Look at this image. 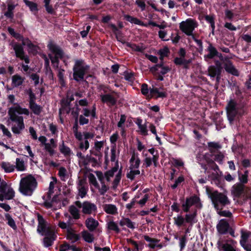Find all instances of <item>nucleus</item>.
<instances>
[{
    "instance_id": "f257e3e1",
    "label": "nucleus",
    "mask_w": 251,
    "mask_h": 251,
    "mask_svg": "<svg viewBox=\"0 0 251 251\" xmlns=\"http://www.w3.org/2000/svg\"><path fill=\"white\" fill-rule=\"evenodd\" d=\"M50 53L48 56L51 61L53 67L55 69H58L57 76L58 77L59 82L62 86H65V80L64 78L65 70L58 68L59 60L61 59L67 65L66 60L69 58L68 55L65 54L61 49L56 44L50 41L48 46Z\"/></svg>"
},
{
    "instance_id": "f03ea898",
    "label": "nucleus",
    "mask_w": 251,
    "mask_h": 251,
    "mask_svg": "<svg viewBox=\"0 0 251 251\" xmlns=\"http://www.w3.org/2000/svg\"><path fill=\"white\" fill-rule=\"evenodd\" d=\"M29 113L27 109L22 108L18 104H14L9 108L8 114L9 118L8 122L11 124L12 131L14 133L19 134L25 128L23 118L19 115H28Z\"/></svg>"
},
{
    "instance_id": "7ed1b4c3",
    "label": "nucleus",
    "mask_w": 251,
    "mask_h": 251,
    "mask_svg": "<svg viewBox=\"0 0 251 251\" xmlns=\"http://www.w3.org/2000/svg\"><path fill=\"white\" fill-rule=\"evenodd\" d=\"M38 225L37 231L41 236H44L42 240L43 245L48 248L52 246L57 238L56 233L53 228L50 226L43 218L38 216Z\"/></svg>"
},
{
    "instance_id": "20e7f679",
    "label": "nucleus",
    "mask_w": 251,
    "mask_h": 251,
    "mask_svg": "<svg viewBox=\"0 0 251 251\" xmlns=\"http://www.w3.org/2000/svg\"><path fill=\"white\" fill-rule=\"evenodd\" d=\"M137 148L139 151H142V155L144 158L143 165L145 167H149L152 163L155 167H157L159 159V155L157 151H155L153 148L146 151L145 146L138 140H137Z\"/></svg>"
},
{
    "instance_id": "39448f33",
    "label": "nucleus",
    "mask_w": 251,
    "mask_h": 251,
    "mask_svg": "<svg viewBox=\"0 0 251 251\" xmlns=\"http://www.w3.org/2000/svg\"><path fill=\"white\" fill-rule=\"evenodd\" d=\"M206 193L211 199L214 208L217 210L230 204V200L225 193H220L208 186L205 187Z\"/></svg>"
},
{
    "instance_id": "423d86ee",
    "label": "nucleus",
    "mask_w": 251,
    "mask_h": 251,
    "mask_svg": "<svg viewBox=\"0 0 251 251\" xmlns=\"http://www.w3.org/2000/svg\"><path fill=\"white\" fill-rule=\"evenodd\" d=\"M37 187V182L31 175L22 178L20 182L19 191L26 196H31Z\"/></svg>"
},
{
    "instance_id": "0eeeda50",
    "label": "nucleus",
    "mask_w": 251,
    "mask_h": 251,
    "mask_svg": "<svg viewBox=\"0 0 251 251\" xmlns=\"http://www.w3.org/2000/svg\"><path fill=\"white\" fill-rule=\"evenodd\" d=\"M226 113L227 119L231 124L236 118L244 114V110L234 100H231L226 106Z\"/></svg>"
},
{
    "instance_id": "6e6552de",
    "label": "nucleus",
    "mask_w": 251,
    "mask_h": 251,
    "mask_svg": "<svg viewBox=\"0 0 251 251\" xmlns=\"http://www.w3.org/2000/svg\"><path fill=\"white\" fill-rule=\"evenodd\" d=\"M197 26L196 22L192 19H188L185 21H182L179 24L180 29L183 33L188 36H191L198 45H201V42L200 40L196 39L193 34V32Z\"/></svg>"
},
{
    "instance_id": "1a4fd4ad",
    "label": "nucleus",
    "mask_w": 251,
    "mask_h": 251,
    "mask_svg": "<svg viewBox=\"0 0 251 251\" xmlns=\"http://www.w3.org/2000/svg\"><path fill=\"white\" fill-rule=\"evenodd\" d=\"M89 68L82 60H76L73 68V76L75 80L77 81L82 80L84 76Z\"/></svg>"
},
{
    "instance_id": "9d476101",
    "label": "nucleus",
    "mask_w": 251,
    "mask_h": 251,
    "mask_svg": "<svg viewBox=\"0 0 251 251\" xmlns=\"http://www.w3.org/2000/svg\"><path fill=\"white\" fill-rule=\"evenodd\" d=\"M140 159L138 154L134 153L129 160L130 171L127 174V177L130 179H133L136 176L140 174L139 167L140 164Z\"/></svg>"
},
{
    "instance_id": "9b49d317",
    "label": "nucleus",
    "mask_w": 251,
    "mask_h": 251,
    "mask_svg": "<svg viewBox=\"0 0 251 251\" xmlns=\"http://www.w3.org/2000/svg\"><path fill=\"white\" fill-rule=\"evenodd\" d=\"M10 45L14 50L16 57L24 60L26 64V65L23 64L22 68L25 72H27L29 69L27 64L29 63V59L28 57L25 55L23 47L19 43L14 42H12Z\"/></svg>"
},
{
    "instance_id": "f8f14e48",
    "label": "nucleus",
    "mask_w": 251,
    "mask_h": 251,
    "mask_svg": "<svg viewBox=\"0 0 251 251\" xmlns=\"http://www.w3.org/2000/svg\"><path fill=\"white\" fill-rule=\"evenodd\" d=\"M75 204L78 208L81 209V212L85 215L94 214L97 212L96 205L89 201H85L83 202L76 201Z\"/></svg>"
},
{
    "instance_id": "ddd939ff",
    "label": "nucleus",
    "mask_w": 251,
    "mask_h": 251,
    "mask_svg": "<svg viewBox=\"0 0 251 251\" xmlns=\"http://www.w3.org/2000/svg\"><path fill=\"white\" fill-rule=\"evenodd\" d=\"M194 206L196 208L200 209L202 207V204L200 199L197 196H193L186 199L185 201L182 204L183 211L188 212L190 208Z\"/></svg>"
},
{
    "instance_id": "4468645a",
    "label": "nucleus",
    "mask_w": 251,
    "mask_h": 251,
    "mask_svg": "<svg viewBox=\"0 0 251 251\" xmlns=\"http://www.w3.org/2000/svg\"><path fill=\"white\" fill-rule=\"evenodd\" d=\"M104 177L108 182H112L113 187L115 188L121 179V173L118 172V168L114 167L105 173Z\"/></svg>"
},
{
    "instance_id": "2eb2a0df",
    "label": "nucleus",
    "mask_w": 251,
    "mask_h": 251,
    "mask_svg": "<svg viewBox=\"0 0 251 251\" xmlns=\"http://www.w3.org/2000/svg\"><path fill=\"white\" fill-rule=\"evenodd\" d=\"M231 193L233 198H239L245 196V186L240 183L234 184L231 188Z\"/></svg>"
},
{
    "instance_id": "dca6fc26",
    "label": "nucleus",
    "mask_w": 251,
    "mask_h": 251,
    "mask_svg": "<svg viewBox=\"0 0 251 251\" xmlns=\"http://www.w3.org/2000/svg\"><path fill=\"white\" fill-rule=\"evenodd\" d=\"M207 71V75L212 80H214L216 77L217 83L218 84L221 78V68H216L215 66L211 65L208 67Z\"/></svg>"
},
{
    "instance_id": "f3484780",
    "label": "nucleus",
    "mask_w": 251,
    "mask_h": 251,
    "mask_svg": "<svg viewBox=\"0 0 251 251\" xmlns=\"http://www.w3.org/2000/svg\"><path fill=\"white\" fill-rule=\"evenodd\" d=\"M77 188L78 195L81 198L85 197L87 193L88 187L84 180L80 179L78 180Z\"/></svg>"
},
{
    "instance_id": "a211bd4d",
    "label": "nucleus",
    "mask_w": 251,
    "mask_h": 251,
    "mask_svg": "<svg viewBox=\"0 0 251 251\" xmlns=\"http://www.w3.org/2000/svg\"><path fill=\"white\" fill-rule=\"evenodd\" d=\"M225 71L233 75L238 76L239 72L229 59H225V62L223 64Z\"/></svg>"
},
{
    "instance_id": "6ab92c4d",
    "label": "nucleus",
    "mask_w": 251,
    "mask_h": 251,
    "mask_svg": "<svg viewBox=\"0 0 251 251\" xmlns=\"http://www.w3.org/2000/svg\"><path fill=\"white\" fill-rule=\"evenodd\" d=\"M101 100L102 102L106 103L108 105H114L116 104L117 100L113 95L109 94L100 95Z\"/></svg>"
},
{
    "instance_id": "aec40b11",
    "label": "nucleus",
    "mask_w": 251,
    "mask_h": 251,
    "mask_svg": "<svg viewBox=\"0 0 251 251\" xmlns=\"http://www.w3.org/2000/svg\"><path fill=\"white\" fill-rule=\"evenodd\" d=\"M66 238L70 241L71 243H74L80 240V236L73 228L72 229H69L68 231L66 232Z\"/></svg>"
},
{
    "instance_id": "412c9836",
    "label": "nucleus",
    "mask_w": 251,
    "mask_h": 251,
    "mask_svg": "<svg viewBox=\"0 0 251 251\" xmlns=\"http://www.w3.org/2000/svg\"><path fill=\"white\" fill-rule=\"evenodd\" d=\"M51 197L50 199L47 197V200L44 202L45 206L48 208L57 206V204L60 201V196L59 195H55L51 200Z\"/></svg>"
},
{
    "instance_id": "4be33fe9",
    "label": "nucleus",
    "mask_w": 251,
    "mask_h": 251,
    "mask_svg": "<svg viewBox=\"0 0 251 251\" xmlns=\"http://www.w3.org/2000/svg\"><path fill=\"white\" fill-rule=\"evenodd\" d=\"M135 124L137 125L139 128L138 132L140 134L143 136L148 135V131L147 129V123L143 124V121L140 118H137L136 120Z\"/></svg>"
},
{
    "instance_id": "5701e85b",
    "label": "nucleus",
    "mask_w": 251,
    "mask_h": 251,
    "mask_svg": "<svg viewBox=\"0 0 251 251\" xmlns=\"http://www.w3.org/2000/svg\"><path fill=\"white\" fill-rule=\"evenodd\" d=\"M85 226L90 231H94L99 226V222L92 217L86 219L85 222Z\"/></svg>"
},
{
    "instance_id": "b1692460",
    "label": "nucleus",
    "mask_w": 251,
    "mask_h": 251,
    "mask_svg": "<svg viewBox=\"0 0 251 251\" xmlns=\"http://www.w3.org/2000/svg\"><path fill=\"white\" fill-rule=\"evenodd\" d=\"M217 228L220 234L226 233L229 228V224L226 219L221 220L217 225Z\"/></svg>"
},
{
    "instance_id": "393cba45",
    "label": "nucleus",
    "mask_w": 251,
    "mask_h": 251,
    "mask_svg": "<svg viewBox=\"0 0 251 251\" xmlns=\"http://www.w3.org/2000/svg\"><path fill=\"white\" fill-rule=\"evenodd\" d=\"M96 173L99 180L100 181L101 184V187L99 186V188L98 189H99V192L101 195H104L105 193V192L107 191L108 187L106 184H104L103 182V175L102 173L100 172L97 171L96 172Z\"/></svg>"
},
{
    "instance_id": "a878e982",
    "label": "nucleus",
    "mask_w": 251,
    "mask_h": 251,
    "mask_svg": "<svg viewBox=\"0 0 251 251\" xmlns=\"http://www.w3.org/2000/svg\"><path fill=\"white\" fill-rule=\"evenodd\" d=\"M206 50L208 51V53L204 56L205 60H207V59H212L216 55H218L217 50L211 43L209 44Z\"/></svg>"
},
{
    "instance_id": "bb28decb",
    "label": "nucleus",
    "mask_w": 251,
    "mask_h": 251,
    "mask_svg": "<svg viewBox=\"0 0 251 251\" xmlns=\"http://www.w3.org/2000/svg\"><path fill=\"white\" fill-rule=\"evenodd\" d=\"M59 149L60 152L66 157H70L73 154V152L71 149L65 145L64 142L62 141V143L59 145Z\"/></svg>"
},
{
    "instance_id": "cd10ccee",
    "label": "nucleus",
    "mask_w": 251,
    "mask_h": 251,
    "mask_svg": "<svg viewBox=\"0 0 251 251\" xmlns=\"http://www.w3.org/2000/svg\"><path fill=\"white\" fill-rule=\"evenodd\" d=\"M236 245L237 242L233 240H229L222 245V248L225 251H236Z\"/></svg>"
},
{
    "instance_id": "c85d7f7f",
    "label": "nucleus",
    "mask_w": 251,
    "mask_h": 251,
    "mask_svg": "<svg viewBox=\"0 0 251 251\" xmlns=\"http://www.w3.org/2000/svg\"><path fill=\"white\" fill-rule=\"evenodd\" d=\"M11 85L13 87H18L22 85L25 81V77L19 75H14L11 78Z\"/></svg>"
},
{
    "instance_id": "c756f323",
    "label": "nucleus",
    "mask_w": 251,
    "mask_h": 251,
    "mask_svg": "<svg viewBox=\"0 0 251 251\" xmlns=\"http://www.w3.org/2000/svg\"><path fill=\"white\" fill-rule=\"evenodd\" d=\"M0 193H4L5 200H10L15 197V192L11 187L5 189L2 188L0 189Z\"/></svg>"
},
{
    "instance_id": "7c9ffc66",
    "label": "nucleus",
    "mask_w": 251,
    "mask_h": 251,
    "mask_svg": "<svg viewBox=\"0 0 251 251\" xmlns=\"http://www.w3.org/2000/svg\"><path fill=\"white\" fill-rule=\"evenodd\" d=\"M124 17H125V19L126 21H127L128 22H129L132 24H134L135 25H141V26H145V27L148 26V25L145 24V23H144L143 22H142V21H141L140 20H139V19H138L136 18H134L133 17L130 16L128 15H125Z\"/></svg>"
},
{
    "instance_id": "2f4dec72",
    "label": "nucleus",
    "mask_w": 251,
    "mask_h": 251,
    "mask_svg": "<svg viewBox=\"0 0 251 251\" xmlns=\"http://www.w3.org/2000/svg\"><path fill=\"white\" fill-rule=\"evenodd\" d=\"M104 211L107 214L114 215L117 213V208L115 205L106 204L103 205Z\"/></svg>"
},
{
    "instance_id": "473e14b6",
    "label": "nucleus",
    "mask_w": 251,
    "mask_h": 251,
    "mask_svg": "<svg viewBox=\"0 0 251 251\" xmlns=\"http://www.w3.org/2000/svg\"><path fill=\"white\" fill-rule=\"evenodd\" d=\"M144 239L149 243V246L152 249H154L155 247L161 248L162 246L158 244L159 241L156 239L150 238L148 236H145Z\"/></svg>"
},
{
    "instance_id": "72a5a7b5",
    "label": "nucleus",
    "mask_w": 251,
    "mask_h": 251,
    "mask_svg": "<svg viewBox=\"0 0 251 251\" xmlns=\"http://www.w3.org/2000/svg\"><path fill=\"white\" fill-rule=\"evenodd\" d=\"M248 238V235L246 233L242 234L241 239L240 241L241 246L247 251H251V244L246 243V240Z\"/></svg>"
},
{
    "instance_id": "f704fd0d",
    "label": "nucleus",
    "mask_w": 251,
    "mask_h": 251,
    "mask_svg": "<svg viewBox=\"0 0 251 251\" xmlns=\"http://www.w3.org/2000/svg\"><path fill=\"white\" fill-rule=\"evenodd\" d=\"M150 95L151 97H156L158 98L165 97L166 95L165 92L159 91V89L156 88H152L150 89Z\"/></svg>"
},
{
    "instance_id": "c9c22d12",
    "label": "nucleus",
    "mask_w": 251,
    "mask_h": 251,
    "mask_svg": "<svg viewBox=\"0 0 251 251\" xmlns=\"http://www.w3.org/2000/svg\"><path fill=\"white\" fill-rule=\"evenodd\" d=\"M26 46L28 47V52H32L33 53H35L37 51V47L33 44L30 40L28 38L27 40H25L24 42V45L23 46Z\"/></svg>"
},
{
    "instance_id": "e433bc0d",
    "label": "nucleus",
    "mask_w": 251,
    "mask_h": 251,
    "mask_svg": "<svg viewBox=\"0 0 251 251\" xmlns=\"http://www.w3.org/2000/svg\"><path fill=\"white\" fill-rule=\"evenodd\" d=\"M96 107L95 105L93 106L91 109H89L87 108H84L83 109V115L86 117L91 116L92 118H96Z\"/></svg>"
},
{
    "instance_id": "4c0bfd02",
    "label": "nucleus",
    "mask_w": 251,
    "mask_h": 251,
    "mask_svg": "<svg viewBox=\"0 0 251 251\" xmlns=\"http://www.w3.org/2000/svg\"><path fill=\"white\" fill-rule=\"evenodd\" d=\"M174 224L177 226H185V218L181 215H177L176 217H174Z\"/></svg>"
},
{
    "instance_id": "58836bf2",
    "label": "nucleus",
    "mask_w": 251,
    "mask_h": 251,
    "mask_svg": "<svg viewBox=\"0 0 251 251\" xmlns=\"http://www.w3.org/2000/svg\"><path fill=\"white\" fill-rule=\"evenodd\" d=\"M81 235L84 240L88 243H92L94 240L93 234L87 230H84L81 232Z\"/></svg>"
},
{
    "instance_id": "ea45409f",
    "label": "nucleus",
    "mask_w": 251,
    "mask_h": 251,
    "mask_svg": "<svg viewBox=\"0 0 251 251\" xmlns=\"http://www.w3.org/2000/svg\"><path fill=\"white\" fill-rule=\"evenodd\" d=\"M120 225L122 226H126L127 227L134 229L135 228V223L132 222L128 218H124L120 221Z\"/></svg>"
},
{
    "instance_id": "a19ab883",
    "label": "nucleus",
    "mask_w": 251,
    "mask_h": 251,
    "mask_svg": "<svg viewBox=\"0 0 251 251\" xmlns=\"http://www.w3.org/2000/svg\"><path fill=\"white\" fill-rule=\"evenodd\" d=\"M76 206L71 205L69 208V212L75 219H78L80 218L79 211Z\"/></svg>"
},
{
    "instance_id": "79ce46f5",
    "label": "nucleus",
    "mask_w": 251,
    "mask_h": 251,
    "mask_svg": "<svg viewBox=\"0 0 251 251\" xmlns=\"http://www.w3.org/2000/svg\"><path fill=\"white\" fill-rule=\"evenodd\" d=\"M1 167L6 173L12 172L15 169L14 165L6 162H2L1 164Z\"/></svg>"
},
{
    "instance_id": "37998d69",
    "label": "nucleus",
    "mask_w": 251,
    "mask_h": 251,
    "mask_svg": "<svg viewBox=\"0 0 251 251\" xmlns=\"http://www.w3.org/2000/svg\"><path fill=\"white\" fill-rule=\"evenodd\" d=\"M58 175L61 180L65 181L69 176L67 170L64 167H60L58 171Z\"/></svg>"
},
{
    "instance_id": "c03bdc74",
    "label": "nucleus",
    "mask_w": 251,
    "mask_h": 251,
    "mask_svg": "<svg viewBox=\"0 0 251 251\" xmlns=\"http://www.w3.org/2000/svg\"><path fill=\"white\" fill-rule=\"evenodd\" d=\"M29 108L34 114L39 115L42 111V107L35 102L30 103Z\"/></svg>"
},
{
    "instance_id": "a18cd8bd",
    "label": "nucleus",
    "mask_w": 251,
    "mask_h": 251,
    "mask_svg": "<svg viewBox=\"0 0 251 251\" xmlns=\"http://www.w3.org/2000/svg\"><path fill=\"white\" fill-rule=\"evenodd\" d=\"M126 116L125 115H121L120 121L118 123V126L121 128V133L122 136L125 135V123L126 120Z\"/></svg>"
},
{
    "instance_id": "49530a36",
    "label": "nucleus",
    "mask_w": 251,
    "mask_h": 251,
    "mask_svg": "<svg viewBox=\"0 0 251 251\" xmlns=\"http://www.w3.org/2000/svg\"><path fill=\"white\" fill-rule=\"evenodd\" d=\"M157 71H159L160 73L164 75L167 74L170 70L168 66H164L162 64H158L156 66Z\"/></svg>"
},
{
    "instance_id": "de8ad7c7",
    "label": "nucleus",
    "mask_w": 251,
    "mask_h": 251,
    "mask_svg": "<svg viewBox=\"0 0 251 251\" xmlns=\"http://www.w3.org/2000/svg\"><path fill=\"white\" fill-rule=\"evenodd\" d=\"M56 148V147H54L52 145L47 143L45 144L44 145V149L45 151L49 153L50 156H53L55 154V149Z\"/></svg>"
},
{
    "instance_id": "09e8293b",
    "label": "nucleus",
    "mask_w": 251,
    "mask_h": 251,
    "mask_svg": "<svg viewBox=\"0 0 251 251\" xmlns=\"http://www.w3.org/2000/svg\"><path fill=\"white\" fill-rule=\"evenodd\" d=\"M107 227L109 230H113L116 233L120 232V229L118 227V225L113 221H110L107 224Z\"/></svg>"
},
{
    "instance_id": "8fccbe9b",
    "label": "nucleus",
    "mask_w": 251,
    "mask_h": 251,
    "mask_svg": "<svg viewBox=\"0 0 251 251\" xmlns=\"http://www.w3.org/2000/svg\"><path fill=\"white\" fill-rule=\"evenodd\" d=\"M79 149L82 151H85L89 148V143L88 140H82L79 141Z\"/></svg>"
},
{
    "instance_id": "3c124183",
    "label": "nucleus",
    "mask_w": 251,
    "mask_h": 251,
    "mask_svg": "<svg viewBox=\"0 0 251 251\" xmlns=\"http://www.w3.org/2000/svg\"><path fill=\"white\" fill-rule=\"evenodd\" d=\"M5 216L7 221V224L14 230H16L17 229V226L14 220L12 219L11 216L9 214H5Z\"/></svg>"
},
{
    "instance_id": "603ef678",
    "label": "nucleus",
    "mask_w": 251,
    "mask_h": 251,
    "mask_svg": "<svg viewBox=\"0 0 251 251\" xmlns=\"http://www.w3.org/2000/svg\"><path fill=\"white\" fill-rule=\"evenodd\" d=\"M16 163V168L18 171H23L25 170L24 161L22 159L17 158Z\"/></svg>"
},
{
    "instance_id": "864d4df0",
    "label": "nucleus",
    "mask_w": 251,
    "mask_h": 251,
    "mask_svg": "<svg viewBox=\"0 0 251 251\" xmlns=\"http://www.w3.org/2000/svg\"><path fill=\"white\" fill-rule=\"evenodd\" d=\"M127 46L129 47L132 50L138 52H143L144 50V48L142 46L137 45L135 44H131L127 43Z\"/></svg>"
},
{
    "instance_id": "5fc2aeb1",
    "label": "nucleus",
    "mask_w": 251,
    "mask_h": 251,
    "mask_svg": "<svg viewBox=\"0 0 251 251\" xmlns=\"http://www.w3.org/2000/svg\"><path fill=\"white\" fill-rule=\"evenodd\" d=\"M24 1L32 12H36L37 11V6L35 3L28 0H24Z\"/></svg>"
},
{
    "instance_id": "6e6d98bb",
    "label": "nucleus",
    "mask_w": 251,
    "mask_h": 251,
    "mask_svg": "<svg viewBox=\"0 0 251 251\" xmlns=\"http://www.w3.org/2000/svg\"><path fill=\"white\" fill-rule=\"evenodd\" d=\"M58 226L59 227H60L62 229H66V232L68 231V230L69 229H72L73 228L71 227L70 225V222L65 223L62 221H59Z\"/></svg>"
},
{
    "instance_id": "4d7b16f0",
    "label": "nucleus",
    "mask_w": 251,
    "mask_h": 251,
    "mask_svg": "<svg viewBox=\"0 0 251 251\" xmlns=\"http://www.w3.org/2000/svg\"><path fill=\"white\" fill-rule=\"evenodd\" d=\"M128 245L131 248L132 251H138L139 247L138 244L134 241L131 239L127 240Z\"/></svg>"
},
{
    "instance_id": "13d9d810",
    "label": "nucleus",
    "mask_w": 251,
    "mask_h": 251,
    "mask_svg": "<svg viewBox=\"0 0 251 251\" xmlns=\"http://www.w3.org/2000/svg\"><path fill=\"white\" fill-rule=\"evenodd\" d=\"M205 19L208 23L210 24L212 31H213L215 29V22L213 16L206 15L205 16Z\"/></svg>"
},
{
    "instance_id": "bf43d9fd",
    "label": "nucleus",
    "mask_w": 251,
    "mask_h": 251,
    "mask_svg": "<svg viewBox=\"0 0 251 251\" xmlns=\"http://www.w3.org/2000/svg\"><path fill=\"white\" fill-rule=\"evenodd\" d=\"M89 182L93 185L96 188H99V185L97 181L96 178L93 174H90L88 176Z\"/></svg>"
},
{
    "instance_id": "052dcab7",
    "label": "nucleus",
    "mask_w": 251,
    "mask_h": 251,
    "mask_svg": "<svg viewBox=\"0 0 251 251\" xmlns=\"http://www.w3.org/2000/svg\"><path fill=\"white\" fill-rule=\"evenodd\" d=\"M74 134L75 138L79 141L83 140V134H82L80 132L77 131V125L73 127Z\"/></svg>"
},
{
    "instance_id": "680f3d73",
    "label": "nucleus",
    "mask_w": 251,
    "mask_h": 251,
    "mask_svg": "<svg viewBox=\"0 0 251 251\" xmlns=\"http://www.w3.org/2000/svg\"><path fill=\"white\" fill-rule=\"evenodd\" d=\"M169 53V50L167 47H164L162 49H161L158 51V54L160 55V58L163 60V58L167 56Z\"/></svg>"
},
{
    "instance_id": "e2e57ef3",
    "label": "nucleus",
    "mask_w": 251,
    "mask_h": 251,
    "mask_svg": "<svg viewBox=\"0 0 251 251\" xmlns=\"http://www.w3.org/2000/svg\"><path fill=\"white\" fill-rule=\"evenodd\" d=\"M158 35H159V38H161V40H162L163 41H169L170 39L169 38H167V32L165 30H160L158 32Z\"/></svg>"
},
{
    "instance_id": "0e129e2a",
    "label": "nucleus",
    "mask_w": 251,
    "mask_h": 251,
    "mask_svg": "<svg viewBox=\"0 0 251 251\" xmlns=\"http://www.w3.org/2000/svg\"><path fill=\"white\" fill-rule=\"evenodd\" d=\"M27 94L29 96V103H33L35 102V100H36V97L35 94L32 92V90L31 89H29L27 90Z\"/></svg>"
},
{
    "instance_id": "69168bd1",
    "label": "nucleus",
    "mask_w": 251,
    "mask_h": 251,
    "mask_svg": "<svg viewBox=\"0 0 251 251\" xmlns=\"http://www.w3.org/2000/svg\"><path fill=\"white\" fill-rule=\"evenodd\" d=\"M196 216V213L187 214L185 215V219L186 223H192Z\"/></svg>"
},
{
    "instance_id": "338daca9",
    "label": "nucleus",
    "mask_w": 251,
    "mask_h": 251,
    "mask_svg": "<svg viewBox=\"0 0 251 251\" xmlns=\"http://www.w3.org/2000/svg\"><path fill=\"white\" fill-rule=\"evenodd\" d=\"M238 179L240 181L239 183L244 185L245 184H246L248 182V177L243 175V174H240L238 173Z\"/></svg>"
},
{
    "instance_id": "774afa93",
    "label": "nucleus",
    "mask_w": 251,
    "mask_h": 251,
    "mask_svg": "<svg viewBox=\"0 0 251 251\" xmlns=\"http://www.w3.org/2000/svg\"><path fill=\"white\" fill-rule=\"evenodd\" d=\"M224 157V155L222 152H219L215 155V160L220 164H222Z\"/></svg>"
}]
</instances>
